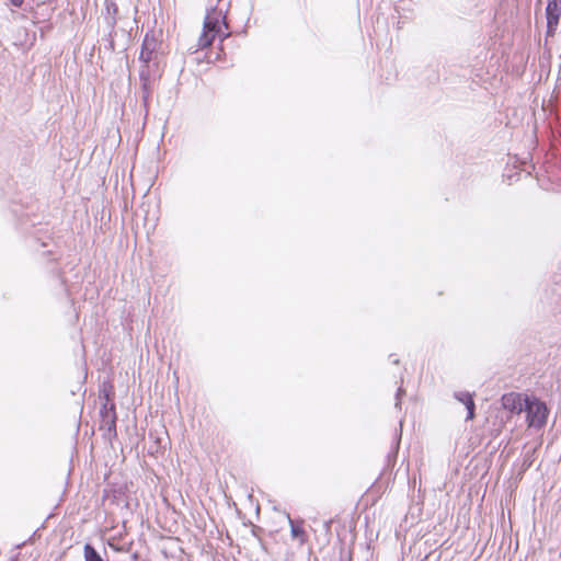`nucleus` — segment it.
<instances>
[{
    "label": "nucleus",
    "instance_id": "5",
    "mask_svg": "<svg viewBox=\"0 0 561 561\" xmlns=\"http://www.w3.org/2000/svg\"><path fill=\"white\" fill-rule=\"evenodd\" d=\"M158 47V41L153 36L147 34L142 42L139 57L140 60L145 64H149L151 60L156 58Z\"/></svg>",
    "mask_w": 561,
    "mask_h": 561
},
{
    "label": "nucleus",
    "instance_id": "11",
    "mask_svg": "<svg viewBox=\"0 0 561 561\" xmlns=\"http://www.w3.org/2000/svg\"><path fill=\"white\" fill-rule=\"evenodd\" d=\"M402 392H403L402 389H399L398 392H397V402H396V407L397 408L400 407V396H401Z\"/></svg>",
    "mask_w": 561,
    "mask_h": 561
},
{
    "label": "nucleus",
    "instance_id": "2",
    "mask_svg": "<svg viewBox=\"0 0 561 561\" xmlns=\"http://www.w3.org/2000/svg\"><path fill=\"white\" fill-rule=\"evenodd\" d=\"M547 35L552 36L558 27L561 18V0H548L546 8Z\"/></svg>",
    "mask_w": 561,
    "mask_h": 561
},
{
    "label": "nucleus",
    "instance_id": "10",
    "mask_svg": "<svg viewBox=\"0 0 561 561\" xmlns=\"http://www.w3.org/2000/svg\"><path fill=\"white\" fill-rule=\"evenodd\" d=\"M10 3L16 8H21L22 4L24 3V0H9Z\"/></svg>",
    "mask_w": 561,
    "mask_h": 561
},
{
    "label": "nucleus",
    "instance_id": "1",
    "mask_svg": "<svg viewBox=\"0 0 561 561\" xmlns=\"http://www.w3.org/2000/svg\"><path fill=\"white\" fill-rule=\"evenodd\" d=\"M525 411L527 413V422L529 427L541 428L546 425L548 417L547 405L536 398H525Z\"/></svg>",
    "mask_w": 561,
    "mask_h": 561
},
{
    "label": "nucleus",
    "instance_id": "9",
    "mask_svg": "<svg viewBox=\"0 0 561 561\" xmlns=\"http://www.w3.org/2000/svg\"><path fill=\"white\" fill-rule=\"evenodd\" d=\"M289 522L291 524L290 533H291L293 538H298L305 534L304 529H301L300 527H297L293 524L291 519H289Z\"/></svg>",
    "mask_w": 561,
    "mask_h": 561
},
{
    "label": "nucleus",
    "instance_id": "7",
    "mask_svg": "<svg viewBox=\"0 0 561 561\" xmlns=\"http://www.w3.org/2000/svg\"><path fill=\"white\" fill-rule=\"evenodd\" d=\"M106 426L108 432L115 431L116 426V414L114 410V405H111V408H107L104 405L102 411V427Z\"/></svg>",
    "mask_w": 561,
    "mask_h": 561
},
{
    "label": "nucleus",
    "instance_id": "3",
    "mask_svg": "<svg viewBox=\"0 0 561 561\" xmlns=\"http://www.w3.org/2000/svg\"><path fill=\"white\" fill-rule=\"evenodd\" d=\"M217 34L218 21L207 15L204 21V31L198 38L197 47L203 49L210 46Z\"/></svg>",
    "mask_w": 561,
    "mask_h": 561
},
{
    "label": "nucleus",
    "instance_id": "6",
    "mask_svg": "<svg viewBox=\"0 0 561 561\" xmlns=\"http://www.w3.org/2000/svg\"><path fill=\"white\" fill-rule=\"evenodd\" d=\"M455 398L463 403L467 408V411H468V414H467V417L466 420L467 421H470V420H473L474 419V401L472 399V396L469 393V392H456L455 393Z\"/></svg>",
    "mask_w": 561,
    "mask_h": 561
},
{
    "label": "nucleus",
    "instance_id": "4",
    "mask_svg": "<svg viewBox=\"0 0 561 561\" xmlns=\"http://www.w3.org/2000/svg\"><path fill=\"white\" fill-rule=\"evenodd\" d=\"M501 404L503 409L507 410L512 414H520L524 410L522 394L516 392L503 394L501 398Z\"/></svg>",
    "mask_w": 561,
    "mask_h": 561
},
{
    "label": "nucleus",
    "instance_id": "8",
    "mask_svg": "<svg viewBox=\"0 0 561 561\" xmlns=\"http://www.w3.org/2000/svg\"><path fill=\"white\" fill-rule=\"evenodd\" d=\"M84 559L85 561H103L98 551L90 545L84 546Z\"/></svg>",
    "mask_w": 561,
    "mask_h": 561
}]
</instances>
